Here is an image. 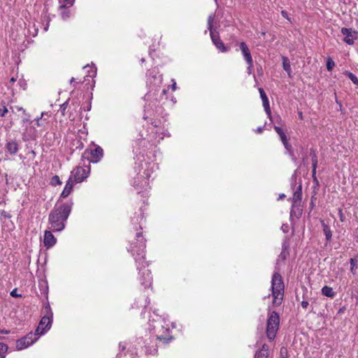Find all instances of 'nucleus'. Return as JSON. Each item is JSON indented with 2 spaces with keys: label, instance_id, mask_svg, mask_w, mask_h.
<instances>
[{
  "label": "nucleus",
  "instance_id": "1",
  "mask_svg": "<svg viewBox=\"0 0 358 358\" xmlns=\"http://www.w3.org/2000/svg\"><path fill=\"white\" fill-rule=\"evenodd\" d=\"M59 202V200L48 216L49 229L55 232L62 231L65 228L66 222L71 213L73 205L72 202L58 205Z\"/></svg>",
  "mask_w": 358,
  "mask_h": 358
},
{
  "label": "nucleus",
  "instance_id": "2",
  "mask_svg": "<svg viewBox=\"0 0 358 358\" xmlns=\"http://www.w3.org/2000/svg\"><path fill=\"white\" fill-rule=\"evenodd\" d=\"M136 238L138 245L132 243L131 244L130 251L133 255H135V253H136L135 260L137 264H141V268L138 266V269L141 271V268H145V266H148V264L145 261V240L142 238L141 232L136 234Z\"/></svg>",
  "mask_w": 358,
  "mask_h": 358
},
{
  "label": "nucleus",
  "instance_id": "3",
  "mask_svg": "<svg viewBox=\"0 0 358 358\" xmlns=\"http://www.w3.org/2000/svg\"><path fill=\"white\" fill-rule=\"evenodd\" d=\"M285 285L282 276L278 273H274L271 280L273 303L280 306L283 300Z\"/></svg>",
  "mask_w": 358,
  "mask_h": 358
},
{
  "label": "nucleus",
  "instance_id": "4",
  "mask_svg": "<svg viewBox=\"0 0 358 358\" xmlns=\"http://www.w3.org/2000/svg\"><path fill=\"white\" fill-rule=\"evenodd\" d=\"M83 165L85 166H78L73 169L71 172L72 180L75 182H81L85 178H87V175L90 173V152H88V149H86L85 152L83 155Z\"/></svg>",
  "mask_w": 358,
  "mask_h": 358
},
{
  "label": "nucleus",
  "instance_id": "5",
  "mask_svg": "<svg viewBox=\"0 0 358 358\" xmlns=\"http://www.w3.org/2000/svg\"><path fill=\"white\" fill-rule=\"evenodd\" d=\"M280 317L277 312L273 311L268 315L266 326V334L270 341L275 338L279 329Z\"/></svg>",
  "mask_w": 358,
  "mask_h": 358
},
{
  "label": "nucleus",
  "instance_id": "6",
  "mask_svg": "<svg viewBox=\"0 0 358 358\" xmlns=\"http://www.w3.org/2000/svg\"><path fill=\"white\" fill-rule=\"evenodd\" d=\"M45 315L41 318L36 331V334L43 335L50 329L52 322V313L50 305L48 303L44 307Z\"/></svg>",
  "mask_w": 358,
  "mask_h": 358
},
{
  "label": "nucleus",
  "instance_id": "7",
  "mask_svg": "<svg viewBox=\"0 0 358 358\" xmlns=\"http://www.w3.org/2000/svg\"><path fill=\"white\" fill-rule=\"evenodd\" d=\"M341 32L345 36L343 41L348 45H353L355 41L358 38V31L351 28L343 27Z\"/></svg>",
  "mask_w": 358,
  "mask_h": 358
},
{
  "label": "nucleus",
  "instance_id": "8",
  "mask_svg": "<svg viewBox=\"0 0 358 358\" xmlns=\"http://www.w3.org/2000/svg\"><path fill=\"white\" fill-rule=\"evenodd\" d=\"M91 144L95 147L93 150H91V163H96L103 157V151L101 147L95 145L93 142H91Z\"/></svg>",
  "mask_w": 358,
  "mask_h": 358
},
{
  "label": "nucleus",
  "instance_id": "9",
  "mask_svg": "<svg viewBox=\"0 0 358 358\" xmlns=\"http://www.w3.org/2000/svg\"><path fill=\"white\" fill-rule=\"evenodd\" d=\"M210 37L212 39V41L213 42L214 45L220 50L222 52H227V49L224 46V43L222 42V41L220 38L219 35L215 33L214 31H211Z\"/></svg>",
  "mask_w": 358,
  "mask_h": 358
},
{
  "label": "nucleus",
  "instance_id": "10",
  "mask_svg": "<svg viewBox=\"0 0 358 358\" xmlns=\"http://www.w3.org/2000/svg\"><path fill=\"white\" fill-rule=\"evenodd\" d=\"M259 94H260V96H261V99L262 100V103H263V106L264 108V110L266 113V114L268 115V116L269 117H271V108H270V106H269V101H268V99L264 90L263 88H259Z\"/></svg>",
  "mask_w": 358,
  "mask_h": 358
},
{
  "label": "nucleus",
  "instance_id": "11",
  "mask_svg": "<svg viewBox=\"0 0 358 358\" xmlns=\"http://www.w3.org/2000/svg\"><path fill=\"white\" fill-rule=\"evenodd\" d=\"M56 238L50 231L46 230L44 234V245L49 248L52 247L56 243Z\"/></svg>",
  "mask_w": 358,
  "mask_h": 358
},
{
  "label": "nucleus",
  "instance_id": "12",
  "mask_svg": "<svg viewBox=\"0 0 358 358\" xmlns=\"http://www.w3.org/2000/svg\"><path fill=\"white\" fill-rule=\"evenodd\" d=\"M74 182H75L72 180V176H71L66 182L64 189L61 193L60 198H66L71 194L73 188Z\"/></svg>",
  "mask_w": 358,
  "mask_h": 358
},
{
  "label": "nucleus",
  "instance_id": "13",
  "mask_svg": "<svg viewBox=\"0 0 358 358\" xmlns=\"http://www.w3.org/2000/svg\"><path fill=\"white\" fill-rule=\"evenodd\" d=\"M240 49L242 52V54L245 62H250L251 60H252L250 51L245 42H241L240 43Z\"/></svg>",
  "mask_w": 358,
  "mask_h": 358
},
{
  "label": "nucleus",
  "instance_id": "14",
  "mask_svg": "<svg viewBox=\"0 0 358 358\" xmlns=\"http://www.w3.org/2000/svg\"><path fill=\"white\" fill-rule=\"evenodd\" d=\"M40 336V334H36V331H35L34 334L30 332L29 334L24 336L22 338L25 341L26 344L28 346H29L31 344H33L35 341H36Z\"/></svg>",
  "mask_w": 358,
  "mask_h": 358
},
{
  "label": "nucleus",
  "instance_id": "15",
  "mask_svg": "<svg viewBox=\"0 0 358 358\" xmlns=\"http://www.w3.org/2000/svg\"><path fill=\"white\" fill-rule=\"evenodd\" d=\"M143 280L141 283L145 287L150 286L152 281V275L150 270L145 269L141 273Z\"/></svg>",
  "mask_w": 358,
  "mask_h": 358
},
{
  "label": "nucleus",
  "instance_id": "16",
  "mask_svg": "<svg viewBox=\"0 0 358 358\" xmlns=\"http://www.w3.org/2000/svg\"><path fill=\"white\" fill-rule=\"evenodd\" d=\"M140 178H141V177H138L136 179H135V181H134V187H136V189L137 190H138L139 189H143L146 190L148 188V186H149V183H148V179L147 178H144L141 182V184H140V182H139Z\"/></svg>",
  "mask_w": 358,
  "mask_h": 358
},
{
  "label": "nucleus",
  "instance_id": "17",
  "mask_svg": "<svg viewBox=\"0 0 358 358\" xmlns=\"http://www.w3.org/2000/svg\"><path fill=\"white\" fill-rule=\"evenodd\" d=\"M6 148L10 155H15L18 151V144L15 141L8 142Z\"/></svg>",
  "mask_w": 358,
  "mask_h": 358
},
{
  "label": "nucleus",
  "instance_id": "18",
  "mask_svg": "<svg viewBox=\"0 0 358 358\" xmlns=\"http://www.w3.org/2000/svg\"><path fill=\"white\" fill-rule=\"evenodd\" d=\"M322 227L323 228L324 234L326 236V239L327 241H331L332 233L331 229L328 224H327L324 220H321Z\"/></svg>",
  "mask_w": 358,
  "mask_h": 358
},
{
  "label": "nucleus",
  "instance_id": "19",
  "mask_svg": "<svg viewBox=\"0 0 358 358\" xmlns=\"http://www.w3.org/2000/svg\"><path fill=\"white\" fill-rule=\"evenodd\" d=\"M301 198H302V187H301V185H300L297 187V189L295 190V192H294V194H293L292 201H293L294 204L296 203L299 201H301Z\"/></svg>",
  "mask_w": 358,
  "mask_h": 358
},
{
  "label": "nucleus",
  "instance_id": "20",
  "mask_svg": "<svg viewBox=\"0 0 358 358\" xmlns=\"http://www.w3.org/2000/svg\"><path fill=\"white\" fill-rule=\"evenodd\" d=\"M282 60L283 69L287 73L288 76L290 77L291 66L289 59L287 57L283 56L282 57Z\"/></svg>",
  "mask_w": 358,
  "mask_h": 358
},
{
  "label": "nucleus",
  "instance_id": "21",
  "mask_svg": "<svg viewBox=\"0 0 358 358\" xmlns=\"http://www.w3.org/2000/svg\"><path fill=\"white\" fill-rule=\"evenodd\" d=\"M322 294L327 297L333 298L336 295V293L333 291V289L329 286H324L322 289Z\"/></svg>",
  "mask_w": 358,
  "mask_h": 358
},
{
  "label": "nucleus",
  "instance_id": "22",
  "mask_svg": "<svg viewBox=\"0 0 358 358\" xmlns=\"http://www.w3.org/2000/svg\"><path fill=\"white\" fill-rule=\"evenodd\" d=\"M310 155L311 156L313 168L317 169V156L315 151L313 149H310Z\"/></svg>",
  "mask_w": 358,
  "mask_h": 358
},
{
  "label": "nucleus",
  "instance_id": "23",
  "mask_svg": "<svg viewBox=\"0 0 358 358\" xmlns=\"http://www.w3.org/2000/svg\"><path fill=\"white\" fill-rule=\"evenodd\" d=\"M10 109H11L13 113L15 112V110H16L17 111H22L23 113V114H24V117H23V121L24 122L28 121L29 115H27V114L25 113V110L22 107H20V106L13 107V106H11Z\"/></svg>",
  "mask_w": 358,
  "mask_h": 358
},
{
  "label": "nucleus",
  "instance_id": "24",
  "mask_svg": "<svg viewBox=\"0 0 358 358\" xmlns=\"http://www.w3.org/2000/svg\"><path fill=\"white\" fill-rule=\"evenodd\" d=\"M8 347L6 344L0 343V358H5Z\"/></svg>",
  "mask_w": 358,
  "mask_h": 358
},
{
  "label": "nucleus",
  "instance_id": "25",
  "mask_svg": "<svg viewBox=\"0 0 358 358\" xmlns=\"http://www.w3.org/2000/svg\"><path fill=\"white\" fill-rule=\"evenodd\" d=\"M73 0H60V9H65L67 7H70L73 5Z\"/></svg>",
  "mask_w": 358,
  "mask_h": 358
},
{
  "label": "nucleus",
  "instance_id": "26",
  "mask_svg": "<svg viewBox=\"0 0 358 358\" xmlns=\"http://www.w3.org/2000/svg\"><path fill=\"white\" fill-rule=\"evenodd\" d=\"M29 347L25 341H24V339L22 338L20 339H18L16 342V348L18 350H22L24 348H26Z\"/></svg>",
  "mask_w": 358,
  "mask_h": 358
},
{
  "label": "nucleus",
  "instance_id": "27",
  "mask_svg": "<svg viewBox=\"0 0 358 358\" xmlns=\"http://www.w3.org/2000/svg\"><path fill=\"white\" fill-rule=\"evenodd\" d=\"M357 258H351L350 260V263L351 265V272L355 275L356 273V269L357 268Z\"/></svg>",
  "mask_w": 358,
  "mask_h": 358
},
{
  "label": "nucleus",
  "instance_id": "28",
  "mask_svg": "<svg viewBox=\"0 0 358 358\" xmlns=\"http://www.w3.org/2000/svg\"><path fill=\"white\" fill-rule=\"evenodd\" d=\"M326 65H327V69L329 71H332V69L335 66V62H334V60L330 57H329L327 58V64Z\"/></svg>",
  "mask_w": 358,
  "mask_h": 358
},
{
  "label": "nucleus",
  "instance_id": "29",
  "mask_svg": "<svg viewBox=\"0 0 358 358\" xmlns=\"http://www.w3.org/2000/svg\"><path fill=\"white\" fill-rule=\"evenodd\" d=\"M50 185L52 186H57L58 185H61L62 182L58 176H54L50 180Z\"/></svg>",
  "mask_w": 358,
  "mask_h": 358
},
{
  "label": "nucleus",
  "instance_id": "30",
  "mask_svg": "<svg viewBox=\"0 0 358 358\" xmlns=\"http://www.w3.org/2000/svg\"><path fill=\"white\" fill-rule=\"evenodd\" d=\"M348 76L355 85H358V78H357V76L355 74H353L352 73L348 72Z\"/></svg>",
  "mask_w": 358,
  "mask_h": 358
},
{
  "label": "nucleus",
  "instance_id": "31",
  "mask_svg": "<svg viewBox=\"0 0 358 358\" xmlns=\"http://www.w3.org/2000/svg\"><path fill=\"white\" fill-rule=\"evenodd\" d=\"M214 20V15H210L208 18V29L211 33V31L213 30V22Z\"/></svg>",
  "mask_w": 358,
  "mask_h": 358
},
{
  "label": "nucleus",
  "instance_id": "32",
  "mask_svg": "<svg viewBox=\"0 0 358 358\" xmlns=\"http://www.w3.org/2000/svg\"><path fill=\"white\" fill-rule=\"evenodd\" d=\"M268 346L266 344H264L260 350L258 352H263L264 354L268 355Z\"/></svg>",
  "mask_w": 358,
  "mask_h": 358
},
{
  "label": "nucleus",
  "instance_id": "33",
  "mask_svg": "<svg viewBox=\"0 0 358 358\" xmlns=\"http://www.w3.org/2000/svg\"><path fill=\"white\" fill-rule=\"evenodd\" d=\"M61 15L63 20H66L70 16V12L69 10H64L62 12Z\"/></svg>",
  "mask_w": 358,
  "mask_h": 358
},
{
  "label": "nucleus",
  "instance_id": "34",
  "mask_svg": "<svg viewBox=\"0 0 358 358\" xmlns=\"http://www.w3.org/2000/svg\"><path fill=\"white\" fill-rule=\"evenodd\" d=\"M8 110L6 106L3 105L2 106V108H0V115L1 117H4L6 115V114L8 113Z\"/></svg>",
  "mask_w": 358,
  "mask_h": 358
},
{
  "label": "nucleus",
  "instance_id": "35",
  "mask_svg": "<svg viewBox=\"0 0 358 358\" xmlns=\"http://www.w3.org/2000/svg\"><path fill=\"white\" fill-rule=\"evenodd\" d=\"M248 66V73L249 74L252 73V68H253V60H251L250 62H246Z\"/></svg>",
  "mask_w": 358,
  "mask_h": 358
},
{
  "label": "nucleus",
  "instance_id": "36",
  "mask_svg": "<svg viewBox=\"0 0 358 358\" xmlns=\"http://www.w3.org/2000/svg\"><path fill=\"white\" fill-rule=\"evenodd\" d=\"M254 358H268V355L257 352Z\"/></svg>",
  "mask_w": 358,
  "mask_h": 358
},
{
  "label": "nucleus",
  "instance_id": "37",
  "mask_svg": "<svg viewBox=\"0 0 358 358\" xmlns=\"http://www.w3.org/2000/svg\"><path fill=\"white\" fill-rule=\"evenodd\" d=\"M10 296H13V297H15V298L22 297L21 294H19L17 293V289L16 288L11 291Z\"/></svg>",
  "mask_w": 358,
  "mask_h": 358
},
{
  "label": "nucleus",
  "instance_id": "38",
  "mask_svg": "<svg viewBox=\"0 0 358 358\" xmlns=\"http://www.w3.org/2000/svg\"><path fill=\"white\" fill-rule=\"evenodd\" d=\"M67 106H68V103L65 102L64 103L62 104L60 106V110L63 115H64V114H65V110H66Z\"/></svg>",
  "mask_w": 358,
  "mask_h": 358
},
{
  "label": "nucleus",
  "instance_id": "39",
  "mask_svg": "<svg viewBox=\"0 0 358 358\" xmlns=\"http://www.w3.org/2000/svg\"><path fill=\"white\" fill-rule=\"evenodd\" d=\"M294 204H293L292 206V209H291V211H290V216L292 217L293 215H295L296 217H300L301 215V212H300L298 215H296V212L294 210Z\"/></svg>",
  "mask_w": 358,
  "mask_h": 358
},
{
  "label": "nucleus",
  "instance_id": "40",
  "mask_svg": "<svg viewBox=\"0 0 358 358\" xmlns=\"http://www.w3.org/2000/svg\"><path fill=\"white\" fill-rule=\"evenodd\" d=\"M0 215L1 217H3L5 218H10L11 217V215L5 210H1L0 213Z\"/></svg>",
  "mask_w": 358,
  "mask_h": 358
},
{
  "label": "nucleus",
  "instance_id": "41",
  "mask_svg": "<svg viewBox=\"0 0 358 358\" xmlns=\"http://www.w3.org/2000/svg\"><path fill=\"white\" fill-rule=\"evenodd\" d=\"M274 129L275 131L278 133V134L280 136V134H282V132H284L282 131V129L280 127H278V126H275L274 127Z\"/></svg>",
  "mask_w": 358,
  "mask_h": 358
},
{
  "label": "nucleus",
  "instance_id": "42",
  "mask_svg": "<svg viewBox=\"0 0 358 358\" xmlns=\"http://www.w3.org/2000/svg\"><path fill=\"white\" fill-rule=\"evenodd\" d=\"M280 137L282 143L287 141V136L284 132H282V134L280 135Z\"/></svg>",
  "mask_w": 358,
  "mask_h": 358
},
{
  "label": "nucleus",
  "instance_id": "43",
  "mask_svg": "<svg viewBox=\"0 0 358 358\" xmlns=\"http://www.w3.org/2000/svg\"><path fill=\"white\" fill-rule=\"evenodd\" d=\"M303 308H307L308 306V302L307 301H303L301 303Z\"/></svg>",
  "mask_w": 358,
  "mask_h": 358
},
{
  "label": "nucleus",
  "instance_id": "44",
  "mask_svg": "<svg viewBox=\"0 0 358 358\" xmlns=\"http://www.w3.org/2000/svg\"><path fill=\"white\" fill-rule=\"evenodd\" d=\"M316 169H314V168H313V170H312V177H313L314 180H317V178H316Z\"/></svg>",
  "mask_w": 358,
  "mask_h": 358
},
{
  "label": "nucleus",
  "instance_id": "45",
  "mask_svg": "<svg viewBox=\"0 0 358 358\" xmlns=\"http://www.w3.org/2000/svg\"><path fill=\"white\" fill-rule=\"evenodd\" d=\"M282 143L284 144V145H285V148H286L287 150H290V149L292 148L291 145H289V144L288 143L287 141H285V142H283Z\"/></svg>",
  "mask_w": 358,
  "mask_h": 358
},
{
  "label": "nucleus",
  "instance_id": "46",
  "mask_svg": "<svg viewBox=\"0 0 358 358\" xmlns=\"http://www.w3.org/2000/svg\"><path fill=\"white\" fill-rule=\"evenodd\" d=\"M43 115V113H41V117L40 118H37V119H36V125H37L38 127H40V126H41V125H42V124L40 122V119H41V118H42Z\"/></svg>",
  "mask_w": 358,
  "mask_h": 358
},
{
  "label": "nucleus",
  "instance_id": "47",
  "mask_svg": "<svg viewBox=\"0 0 358 358\" xmlns=\"http://www.w3.org/2000/svg\"><path fill=\"white\" fill-rule=\"evenodd\" d=\"M172 81L173 82V83L171 85V90L173 91H175L176 90V83L174 81V80H172Z\"/></svg>",
  "mask_w": 358,
  "mask_h": 358
},
{
  "label": "nucleus",
  "instance_id": "48",
  "mask_svg": "<svg viewBox=\"0 0 358 358\" xmlns=\"http://www.w3.org/2000/svg\"><path fill=\"white\" fill-rule=\"evenodd\" d=\"M9 333H10V331H8V330L0 329V334H8Z\"/></svg>",
  "mask_w": 358,
  "mask_h": 358
},
{
  "label": "nucleus",
  "instance_id": "49",
  "mask_svg": "<svg viewBox=\"0 0 358 358\" xmlns=\"http://www.w3.org/2000/svg\"><path fill=\"white\" fill-rule=\"evenodd\" d=\"M281 14L283 17L288 19L287 13L285 10H282Z\"/></svg>",
  "mask_w": 358,
  "mask_h": 358
},
{
  "label": "nucleus",
  "instance_id": "50",
  "mask_svg": "<svg viewBox=\"0 0 358 358\" xmlns=\"http://www.w3.org/2000/svg\"><path fill=\"white\" fill-rule=\"evenodd\" d=\"M119 347H120V350L122 351H123V350H124L126 349V346L125 345H122V343L119 344Z\"/></svg>",
  "mask_w": 358,
  "mask_h": 358
},
{
  "label": "nucleus",
  "instance_id": "51",
  "mask_svg": "<svg viewBox=\"0 0 358 358\" xmlns=\"http://www.w3.org/2000/svg\"><path fill=\"white\" fill-rule=\"evenodd\" d=\"M90 68H91V72L93 71L94 69H95V71L96 70V68L95 67L94 64L92 62H91Z\"/></svg>",
  "mask_w": 358,
  "mask_h": 358
},
{
  "label": "nucleus",
  "instance_id": "52",
  "mask_svg": "<svg viewBox=\"0 0 358 358\" xmlns=\"http://www.w3.org/2000/svg\"><path fill=\"white\" fill-rule=\"evenodd\" d=\"M262 130H263L262 127H258L257 129V132L260 134V133H262Z\"/></svg>",
  "mask_w": 358,
  "mask_h": 358
},
{
  "label": "nucleus",
  "instance_id": "53",
  "mask_svg": "<svg viewBox=\"0 0 358 358\" xmlns=\"http://www.w3.org/2000/svg\"><path fill=\"white\" fill-rule=\"evenodd\" d=\"M299 115L300 119L303 118L302 112H299Z\"/></svg>",
  "mask_w": 358,
  "mask_h": 358
},
{
  "label": "nucleus",
  "instance_id": "54",
  "mask_svg": "<svg viewBox=\"0 0 358 358\" xmlns=\"http://www.w3.org/2000/svg\"><path fill=\"white\" fill-rule=\"evenodd\" d=\"M340 215H341V220L343 221V213L341 210H340Z\"/></svg>",
  "mask_w": 358,
  "mask_h": 358
},
{
  "label": "nucleus",
  "instance_id": "55",
  "mask_svg": "<svg viewBox=\"0 0 358 358\" xmlns=\"http://www.w3.org/2000/svg\"><path fill=\"white\" fill-rule=\"evenodd\" d=\"M75 81H76V79L74 78H72L71 80V83H73Z\"/></svg>",
  "mask_w": 358,
  "mask_h": 358
},
{
  "label": "nucleus",
  "instance_id": "56",
  "mask_svg": "<svg viewBox=\"0 0 358 358\" xmlns=\"http://www.w3.org/2000/svg\"><path fill=\"white\" fill-rule=\"evenodd\" d=\"M10 81H11V82H15V78H12L10 79Z\"/></svg>",
  "mask_w": 358,
  "mask_h": 358
},
{
  "label": "nucleus",
  "instance_id": "57",
  "mask_svg": "<svg viewBox=\"0 0 358 358\" xmlns=\"http://www.w3.org/2000/svg\"><path fill=\"white\" fill-rule=\"evenodd\" d=\"M87 66H89V64L85 65L83 68H86Z\"/></svg>",
  "mask_w": 358,
  "mask_h": 358
},
{
  "label": "nucleus",
  "instance_id": "58",
  "mask_svg": "<svg viewBox=\"0 0 358 358\" xmlns=\"http://www.w3.org/2000/svg\"><path fill=\"white\" fill-rule=\"evenodd\" d=\"M87 110H90V107L87 106Z\"/></svg>",
  "mask_w": 358,
  "mask_h": 358
},
{
  "label": "nucleus",
  "instance_id": "59",
  "mask_svg": "<svg viewBox=\"0 0 358 358\" xmlns=\"http://www.w3.org/2000/svg\"><path fill=\"white\" fill-rule=\"evenodd\" d=\"M285 196L284 194H282V196H280V198H283Z\"/></svg>",
  "mask_w": 358,
  "mask_h": 358
},
{
  "label": "nucleus",
  "instance_id": "60",
  "mask_svg": "<svg viewBox=\"0 0 358 358\" xmlns=\"http://www.w3.org/2000/svg\"><path fill=\"white\" fill-rule=\"evenodd\" d=\"M215 1H217V0H215Z\"/></svg>",
  "mask_w": 358,
  "mask_h": 358
},
{
  "label": "nucleus",
  "instance_id": "61",
  "mask_svg": "<svg viewBox=\"0 0 358 358\" xmlns=\"http://www.w3.org/2000/svg\"><path fill=\"white\" fill-rule=\"evenodd\" d=\"M357 300H358V299H357Z\"/></svg>",
  "mask_w": 358,
  "mask_h": 358
}]
</instances>
